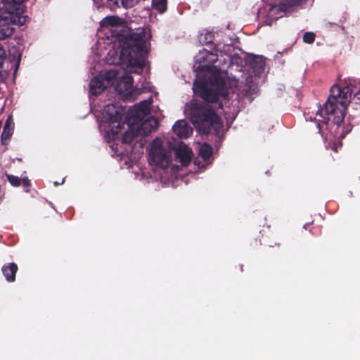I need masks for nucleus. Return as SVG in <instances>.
<instances>
[{
  "label": "nucleus",
  "instance_id": "nucleus-5",
  "mask_svg": "<svg viewBox=\"0 0 360 360\" xmlns=\"http://www.w3.org/2000/svg\"><path fill=\"white\" fill-rule=\"evenodd\" d=\"M189 116L193 125L206 134L213 130L214 134H218L223 127L219 116L207 103L191 102Z\"/></svg>",
  "mask_w": 360,
  "mask_h": 360
},
{
  "label": "nucleus",
  "instance_id": "nucleus-28",
  "mask_svg": "<svg viewBox=\"0 0 360 360\" xmlns=\"http://www.w3.org/2000/svg\"><path fill=\"white\" fill-rule=\"evenodd\" d=\"M6 58V51L3 46L0 44V68L2 67L4 61Z\"/></svg>",
  "mask_w": 360,
  "mask_h": 360
},
{
  "label": "nucleus",
  "instance_id": "nucleus-7",
  "mask_svg": "<svg viewBox=\"0 0 360 360\" xmlns=\"http://www.w3.org/2000/svg\"><path fill=\"white\" fill-rule=\"evenodd\" d=\"M158 127V122L156 119L148 118L141 124L140 128L136 131L131 127H129L122 134V142L125 144H129L138 134H147L156 129Z\"/></svg>",
  "mask_w": 360,
  "mask_h": 360
},
{
  "label": "nucleus",
  "instance_id": "nucleus-23",
  "mask_svg": "<svg viewBox=\"0 0 360 360\" xmlns=\"http://www.w3.org/2000/svg\"><path fill=\"white\" fill-rule=\"evenodd\" d=\"M214 37V34L212 32L207 31L205 34H201L200 37V42L202 44H210L212 43Z\"/></svg>",
  "mask_w": 360,
  "mask_h": 360
},
{
  "label": "nucleus",
  "instance_id": "nucleus-16",
  "mask_svg": "<svg viewBox=\"0 0 360 360\" xmlns=\"http://www.w3.org/2000/svg\"><path fill=\"white\" fill-rule=\"evenodd\" d=\"M123 20L115 15L107 16L101 21V27H115L122 25Z\"/></svg>",
  "mask_w": 360,
  "mask_h": 360
},
{
  "label": "nucleus",
  "instance_id": "nucleus-32",
  "mask_svg": "<svg viewBox=\"0 0 360 360\" xmlns=\"http://www.w3.org/2000/svg\"><path fill=\"white\" fill-rule=\"evenodd\" d=\"M118 132H119L118 130H116L115 131H114V133H115V134H118Z\"/></svg>",
  "mask_w": 360,
  "mask_h": 360
},
{
  "label": "nucleus",
  "instance_id": "nucleus-9",
  "mask_svg": "<svg viewBox=\"0 0 360 360\" xmlns=\"http://www.w3.org/2000/svg\"><path fill=\"white\" fill-rule=\"evenodd\" d=\"M193 152L186 145L181 143L175 151V158L182 166H187L192 159Z\"/></svg>",
  "mask_w": 360,
  "mask_h": 360
},
{
  "label": "nucleus",
  "instance_id": "nucleus-25",
  "mask_svg": "<svg viewBox=\"0 0 360 360\" xmlns=\"http://www.w3.org/2000/svg\"><path fill=\"white\" fill-rule=\"evenodd\" d=\"M316 35L314 32H305L303 35V41L307 44H312L315 40Z\"/></svg>",
  "mask_w": 360,
  "mask_h": 360
},
{
  "label": "nucleus",
  "instance_id": "nucleus-8",
  "mask_svg": "<svg viewBox=\"0 0 360 360\" xmlns=\"http://www.w3.org/2000/svg\"><path fill=\"white\" fill-rule=\"evenodd\" d=\"M105 111L108 121L111 124H114L113 127H116L120 129L121 127V124H124L122 123L123 117L122 113L117 109L116 106L113 104L106 105L105 107Z\"/></svg>",
  "mask_w": 360,
  "mask_h": 360
},
{
  "label": "nucleus",
  "instance_id": "nucleus-26",
  "mask_svg": "<svg viewBox=\"0 0 360 360\" xmlns=\"http://www.w3.org/2000/svg\"><path fill=\"white\" fill-rule=\"evenodd\" d=\"M149 109L150 103H148L147 101H141L138 106V110L141 111L143 114L148 112Z\"/></svg>",
  "mask_w": 360,
  "mask_h": 360
},
{
  "label": "nucleus",
  "instance_id": "nucleus-15",
  "mask_svg": "<svg viewBox=\"0 0 360 360\" xmlns=\"http://www.w3.org/2000/svg\"><path fill=\"white\" fill-rule=\"evenodd\" d=\"M307 0H282L280 2L279 8L281 11L289 12L291 11L294 7L302 4Z\"/></svg>",
  "mask_w": 360,
  "mask_h": 360
},
{
  "label": "nucleus",
  "instance_id": "nucleus-2",
  "mask_svg": "<svg viewBox=\"0 0 360 360\" xmlns=\"http://www.w3.org/2000/svg\"><path fill=\"white\" fill-rule=\"evenodd\" d=\"M353 85L347 84L343 87L333 84L330 89V95L321 106L319 105L316 115L319 116L316 124L319 132H321V123L328 124L331 122L333 124L340 126L343 122L348 105L353 102L360 105V89L354 93L353 98Z\"/></svg>",
  "mask_w": 360,
  "mask_h": 360
},
{
  "label": "nucleus",
  "instance_id": "nucleus-17",
  "mask_svg": "<svg viewBox=\"0 0 360 360\" xmlns=\"http://www.w3.org/2000/svg\"><path fill=\"white\" fill-rule=\"evenodd\" d=\"M251 67L257 74H260L264 70L265 62L262 56H255L251 61Z\"/></svg>",
  "mask_w": 360,
  "mask_h": 360
},
{
  "label": "nucleus",
  "instance_id": "nucleus-1",
  "mask_svg": "<svg viewBox=\"0 0 360 360\" xmlns=\"http://www.w3.org/2000/svg\"><path fill=\"white\" fill-rule=\"evenodd\" d=\"M208 56L204 54V49L195 56L194 69L196 79L193 85L195 94L207 103L217 105V109H222L219 98L229 99V89L225 78L221 76L222 69L217 65L207 64Z\"/></svg>",
  "mask_w": 360,
  "mask_h": 360
},
{
  "label": "nucleus",
  "instance_id": "nucleus-10",
  "mask_svg": "<svg viewBox=\"0 0 360 360\" xmlns=\"http://www.w3.org/2000/svg\"><path fill=\"white\" fill-rule=\"evenodd\" d=\"M174 133L179 138L187 139L192 134V129L185 120H178L172 127Z\"/></svg>",
  "mask_w": 360,
  "mask_h": 360
},
{
  "label": "nucleus",
  "instance_id": "nucleus-20",
  "mask_svg": "<svg viewBox=\"0 0 360 360\" xmlns=\"http://www.w3.org/2000/svg\"><path fill=\"white\" fill-rule=\"evenodd\" d=\"M214 51H207L204 49V54L208 56V60H207V64L214 65V63H216L218 60V55L217 53L216 46L214 45Z\"/></svg>",
  "mask_w": 360,
  "mask_h": 360
},
{
  "label": "nucleus",
  "instance_id": "nucleus-19",
  "mask_svg": "<svg viewBox=\"0 0 360 360\" xmlns=\"http://www.w3.org/2000/svg\"><path fill=\"white\" fill-rule=\"evenodd\" d=\"M100 76L105 82L106 84L110 86L117 78V72L115 70H109L105 72L103 74H101Z\"/></svg>",
  "mask_w": 360,
  "mask_h": 360
},
{
  "label": "nucleus",
  "instance_id": "nucleus-21",
  "mask_svg": "<svg viewBox=\"0 0 360 360\" xmlns=\"http://www.w3.org/2000/svg\"><path fill=\"white\" fill-rule=\"evenodd\" d=\"M153 6L159 13H163L167 9V0H153Z\"/></svg>",
  "mask_w": 360,
  "mask_h": 360
},
{
  "label": "nucleus",
  "instance_id": "nucleus-13",
  "mask_svg": "<svg viewBox=\"0 0 360 360\" xmlns=\"http://www.w3.org/2000/svg\"><path fill=\"white\" fill-rule=\"evenodd\" d=\"M134 79L131 75L125 74L120 79V83L117 84L116 89L120 94H128L131 93L133 87Z\"/></svg>",
  "mask_w": 360,
  "mask_h": 360
},
{
  "label": "nucleus",
  "instance_id": "nucleus-27",
  "mask_svg": "<svg viewBox=\"0 0 360 360\" xmlns=\"http://www.w3.org/2000/svg\"><path fill=\"white\" fill-rule=\"evenodd\" d=\"M140 0H121L123 7L128 8L135 6Z\"/></svg>",
  "mask_w": 360,
  "mask_h": 360
},
{
  "label": "nucleus",
  "instance_id": "nucleus-30",
  "mask_svg": "<svg viewBox=\"0 0 360 360\" xmlns=\"http://www.w3.org/2000/svg\"><path fill=\"white\" fill-rule=\"evenodd\" d=\"M21 182H22L23 185L26 187H28L30 186V180L27 178L22 179V180H21Z\"/></svg>",
  "mask_w": 360,
  "mask_h": 360
},
{
  "label": "nucleus",
  "instance_id": "nucleus-3",
  "mask_svg": "<svg viewBox=\"0 0 360 360\" xmlns=\"http://www.w3.org/2000/svg\"><path fill=\"white\" fill-rule=\"evenodd\" d=\"M121 46L120 59L127 68H135V72L140 74L146 66L147 57L146 41L141 33L131 32L122 36L120 39Z\"/></svg>",
  "mask_w": 360,
  "mask_h": 360
},
{
  "label": "nucleus",
  "instance_id": "nucleus-4",
  "mask_svg": "<svg viewBox=\"0 0 360 360\" xmlns=\"http://www.w3.org/2000/svg\"><path fill=\"white\" fill-rule=\"evenodd\" d=\"M25 0H0V40L11 37L13 25H22L25 22Z\"/></svg>",
  "mask_w": 360,
  "mask_h": 360
},
{
  "label": "nucleus",
  "instance_id": "nucleus-12",
  "mask_svg": "<svg viewBox=\"0 0 360 360\" xmlns=\"http://www.w3.org/2000/svg\"><path fill=\"white\" fill-rule=\"evenodd\" d=\"M14 130V123L11 116H8L6 120L3 131L1 135V144L6 146L10 141Z\"/></svg>",
  "mask_w": 360,
  "mask_h": 360
},
{
  "label": "nucleus",
  "instance_id": "nucleus-18",
  "mask_svg": "<svg viewBox=\"0 0 360 360\" xmlns=\"http://www.w3.org/2000/svg\"><path fill=\"white\" fill-rule=\"evenodd\" d=\"M213 153V150L212 146L206 143H204L200 147L199 150V155L204 160H208L212 156Z\"/></svg>",
  "mask_w": 360,
  "mask_h": 360
},
{
  "label": "nucleus",
  "instance_id": "nucleus-6",
  "mask_svg": "<svg viewBox=\"0 0 360 360\" xmlns=\"http://www.w3.org/2000/svg\"><path fill=\"white\" fill-rule=\"evenodd\" d=\"M149 161L162 169L167 168L172 161V153L162 146L160 140L156 139L153 141L149 152Z\"/></svg>",
  "mask_w": 360,
  "mask_h": 360
},
{
  "label": "nucleus",
  "instance_id": "nucleus-14",
  "mask_svg": "<svg viewBox=\"0 0 360 360\" xmlns=\"http://www.w3.org/2000/svg\"><path fill=\"white\" fill-rule=\"evenodd\" d=\"M18 267L14 262L8 263L2 266L1 271L6 279L8 282H13L15 280V275Z\"/></svg>",
  "mask_w": 360,
  "mask_h": 360
},
{
  "label": "nucleus",
  "instance_id": "nucleus-29",
  "mask_svg": "<svg viewBox=\"0 0 360 360\" xmlns=\"http://www.w3.org/2000/svg\"><path fill=\"white\" fill-rule=\"evenodd\" d=\"M119 0H108V4L111 7L118 6Z\"/></svg>",
  "mask_w": 360,
  "mask_h": 360
},
{
  "label": "nucleus",
  "instance_id": "nucleus-22",
  "mask_svg": "<svg viewBox=\"0 0 360 360\" xmlns=\"http://www.w3.org/2000/svg\"><path fill=\"white\" fill-rule=\"evenodd\" d=\"M9 54L10 56H13V59H15V58H17V60H16V63H15V71H14V77L16 75V72L18 71V69L20 66V60H21V57H22V53L21 52H20L19 51H18L15 47H13V49H11L10 51H9Z\"/></svg>",
  "mask_w": 360,
  "mask_h": 360
},
{
  "label": "nucleus",
  "instance_id": "nucleus-31",
  "mask_svg": "<svg viewBox=\"0 0 360 360\" xmlns=\"http://www.w3.org/2000/svg\"><path fill=\"white\" fill-rule=\"evenodd\" d=\"M240 271H243V265H240Z\"/></svg>",
  "mask_w": 360,
  "mask_h": 360
},
{
  "label": "nucleus",
  "instance_id": "nucleus-24",
  "mask_svg": "<svg viewBox=\"0 0 360 360\" xmlns=\"http://www.w3.org/2000/svg\"><path fill=\"white\" fill-rule=\"evenodd\" d=\"M6 176L8 181L13 186L18 187L20 186L21 179H20L18 176L8 174H6Z\"/></svg>",
  "mask_w": 360,
  "mask_h": 360
},
{
  "label": "nucleus",
  "instance_id": "nucleus-11",
  "mask_svg": "<svg viewBox=\"0 0 360 360\" xmlns=\"http://www.w3.org/2000/svg\"><path fill=\"white\" fill-rule=\"evenodd\" d=\"M108 86L103 78L98 75L93 77L89 84V91L91 94L97 96L101 94Z\"/></svg>",
  "mask_w": 360,
  "mask_h": 360
}]
</instances>
